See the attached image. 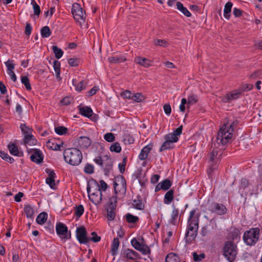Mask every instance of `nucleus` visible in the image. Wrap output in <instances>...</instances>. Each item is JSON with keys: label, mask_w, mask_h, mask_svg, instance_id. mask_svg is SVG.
I'll return each instance as SVG.
<instances>
[{"label": "nucleus", "mask_w": 262, "mask_h": 262, "mask_svg": "<svg viewBox=\"0 0 262 262\" xmlns=\"http://www.w3.org/2000/svg\"><path fill=\"white\" fill-rule=\"evenodd\" d=\"M196 210L193 209L189 213L187 220V231L185 238L187 242L194 240L198 234L199 223V214H195Z\"/></svg>", "instance_id": "1"}, {"label": "nucleus", "mask_w": 262, "mask_h": 262, "mask_svg": "<svg viewBox=\"0 0 262 262\" xmlns=\"http://www.w3.org/2000/svg\"><path fill=\"white\" fill-rule=\"evenodd\" d=\"M238 122L237 120L230 123H224L221 127L216 137L218 144L225 145L228 143L232 137V133L236 128Z\"/></svg>", "instance_id": "2"}, {"label": "nucleus", "mask_w": 262, "mask_h": 262, "mask_svg": "<svg viewBox=\"0 0 262 262\" xmlns=\"http://www.w3.org/2000/svg\"><path fill=\"white\" fill-rule=\"evenodd\" d=\"M63 157L67 163L73 166L79 165L82 159L81 151L76 148H70L64 150Z\"/></svg>", "instance_id": "3"}, {"label": "nucleus", "mask_w": 262, "mask_h": 262, "mask_svg": "<svg viewBox=\"0 0 262 262\" xmlns=\"http://www.w3.org/2000/svg\"><path fill=\"white\" fill-rule=\"evenodd\" d=\"M223 254L229 262H233L237 254L236 245L231 241L226 242L223 248Z\"/></svg>", "instance_id": "4"}, {"label": "nucleus", "mask_w": 262, "mask_h": 262, "mask_svg": "<svg viewBox=\"0 0 262 262\" xmlns=\"http://www.w3.org/2000/svg\"><path fill=\"white\" fill-rule=\"evenodd\" d=\"M253 85L251 84L243 85L240 90H235L230 93H227L225 96L220 97L221 101L224 103L230 102L233 100L238 98L242 92L248 91L252 89Z\"/></svg>", "instance_id": "5"}, {"label": "nucleus", "mask_w": 262, "mask_h": 262, "mask_svg": "<svg viewBox=\"0 0 262 262\" xmlns=\"http://www.w3.org/2000/svg\"><path fill=\"white\" fill-rule=\"evenodd\" d=\"M71 11L74 18L80 25L84 23L86 18L85 12L79 4L77 3L73 4Z\"/></svg>", "instance_id": "6"}, {"label": "nucleus", "mask_w": 262, "mask_h": 262, "mask_svg": "<svg viewBox=\"0 0 262 262\" xmlns=\"http://www.w3.org/2000/svg\"><path fill=\"white\" fill-rule=\"evenodd\" d=\"M259 229L253 228L246 231L243 236L245 243L248 245H253L257 241L259 238Z\"/></svg>", "instance_id": "7"}, {"label": "nucleus", "mask_w": 262, "mask_h": 262, "mask_svg": "<svg viewBox=\"0 0 262 262\" xmlns=\"http://www.w3.org/2000/svg\"><path fill=\"white\" fill-rule=\"evenodd\" d=\"M94 161L95 163L99 165L105 171H110L113 166L112 159L108 156L96 157L94 159Z\"/></svg>", "instance_id": "8"}, {"label": "nucleus", "mask_w": 262, "mask_h": 262, "mask_svg": "<svg viewBox=\"0 0 262 262\" xmlns=\"http://www.w3.org/2000/svg\"><path fill=\"white\" fill-rule=\"evenodd\" d=\"M56 231L57 235L63 239H68L71 238V232L68 231V227L62 223L59 222L56 225Z\"/></svg>", "instance_id": "9"}, {"label": "nucleus", "mask_w": 262, "mask_h": 262, "mask_svg": "<svg viewBox=\"0 0 262 262\" xmlns=\"http://www.w3.org/2000/svg\"><path fill=\"white\" fill-rule=\"evenodd\" d=\"M114 188L116 194L121 192L123 194L126 192V186L124 178L121 176L117 177L114 182Z\"/></svg>", "instance_id": "10"}, {"label": "nucleus", "mask_w": 262, "mask_h": 262, "mask_svg": "<svg viewBox=\"0 0 262 262\" xmlns=\"http://www.w3.org/2000/svg\"><path fill=\"white\" fill-rule=\"evenodd\" d=\"M76 237L80 244H86L90 242L89 237H87V232L83 226L77 228Z\"/></svg>", "instance_id": "11"}, {"label": "nucleus", "mask_w": 262, "mask_h": 262, "mask_svg": "<svg viewBox=\"0 0 262 262\" xmlns=\"http://www.w3.org/2000/svg\"><path fill=\"white\" fill-rule=\"evenodd\" d=\"M208 210L219 215H223L226 213L227 209L226 207L222 204L212 203L209 205Z\"/></svg>", "instance_id": "12"}, {"label": "nucleus", "mask_w": 262, "mask_h": 262, "mask_svg": "<svg viewBox=\"0 0 262 262\" xmlns=\"http://www.w3.org/2000/svg\"><path fill=\"white\" fill-rule=\"evenodd\" d=\"M28 153L31 155L30 159L32 161L38 164L42 162L43 156L39 149L35 148L30 149L28 151Z\"/></svg>", "instance_id": "13"}, {"label": "nucleus", "mask_w": 262, "mask_h": 262, "mask_svg": "<svg viewBox=\"0 0 262 262\" xmlns=\"http://www.w3.org/2000/svg\"><path fill=\"white\" fill-rule=\"evenodd\" d=\"M87 192L88 194H91V193H97V192H101V190H100V186L99 183L94 179L90 180L88 183Z\"/></svg>", "instance_id": "14"}, {"label": "nucleus", "mask_w": 262, "mask_h": 262, "mask_svg": "<svg viewBox=\"0 0 262 262\" xmlns=\"http://www.w3.org/2000/svg\"><path fill=\"white\" fill-rule=\"evenodd\" d=\"M214 145V147H213V144L211 145V148H212V150L210 154L209 157V159L212 163L214 162L217 163L220 158L221 152H222L219 147H215V143Z\"/></svg>", "instance_id": "15"}, {"label": "nucleus", "mask_w": 262, "mask_h": 262, "mask_svg": "<svg viewBox=\"0 0 262 262\" xmlns=\"http://www.w3.org/2000/svg\"><path fill=\"white\" fill-rule=\"evenodd\" d=\"M165 141L161 145L160 148V152H162L166 149H169L173 147V143L176 141H173V139L170 136L166 135L164 138Z\"/></svg>", "instance_id": "16"}, {"label": "nucleus", "mask_w": 262, "mask_h": 262, "mask_svg": "<svg viewBox=\"0 0 262 262\" xmlns=\"http://www.w3.org/2000/svg\"><path fill=\"white\" fill-rule=\"evenodd\" d=\"M123 255L128 259L136 260L139 258V254L135 251L130 249H124Z\"/></svg>", "instance_id": "17"}, {"label": "nucleus", "mask_w": 262, "mask_h": 262, "mask_svg": "<svg viewBox=\"0 0 262 262\" xmlns=\"http://www.w3.org/2000/svg\"><path fill=\"white\" fill-rule=\"evenodd\" d=\"M5 64L7 68V73L11 77V79L15 82L16 81V76L13 72L14 69V64L12 63V60L9 59L7 61L5 62Z\"/></svg>", "instance_id": "18"}, {"label": "nucleus", "mask_w": 262, "mask_h": 262, "mask_svg": "<svg viewBox=\"0 0 262 262\" xmlns=\"http://www.w3.org/2000/svg\"><path fill=\"white\" fill-rule=\"evenodd\" d=\"M46 171L47 173H48L49 176V177L46 179V183L49 185L51 188H54L55 185L54 178L56 174L53 170L49 169H47Z\"/></svg>", "instance_id": "19"}, {"label": "nucleus", "mask_w": 262, "mask_h": 262, "mask_svg": "<svg viewBox=\"0 0 262 262\" xmlns=\"http://www.w3.org/2000/svg\"><path fill=\"white\" fill-rule=\"evenodd\" d=\"M78 143L81 148H87L91 144V140L88 137L81 136L78 139Z\"/></svg>", "instance_id": "20"}, {"label": "nucleus", "mask_w": 262, "mask_h": 262, "mask_svg": "<svg viewBox=\"0 0 262 262\" xmlns=\"http://www.w3.org/2000/svg\"><path fill=\"white\" fill-rule=\"evenodd\" d=\"M90 200L95 204H99L102 200V193L97 192V193H91L88 194Z\"/></svg>", "instance_id": "21"}, {"label": "nucleus", "mask_w": 262, "mask_h": 262, "mask_svg": "<svg viewBox=\"0 0 262 262\" xmlns=\"http://www.w3.org/2000/svg\"><path fill=\"white\" fill-rule=\"evenodd\" d=\"M134 61L144 68H148L151 66L149 60L146 58L138 56L135 58Z\"/></svg>", "instance_id": "22"}, {"label": "nucleus", "mask_w": 262, "mask_h": 262, "mask_svg": "<svg viewBox=\"0 0 262 262\" xmlns=\"http://www.w3.org/2000/svg\"><path fill=\"white\" fill-rule=\"evenodd\" d=\"M152 148L151 145H147L141 150L140 154L139 155V158L143 160L147 158L148 155Z\"/></svg>", "instance_id": "23"}, {"label": "nucleus", "mask_w": 262, "mask_h": 262, "mask_svg": "<svg viewBox=\"0 0 262 262\" xmlns=\"http://www.w3.org/2000/svg\"><path fill=\"white\" fill-rule=\"evenodd\" d=\"M79 113L82 116H84L86 117H90L93 115V111L88 106H78Z\"/></svg>", "instance_id": "24"}, {"label": "nucleus", "mask_w": 262, "mask_h": 262, "mask_svg": "<svg viewBox=\"0 0 262 262\" xmlns=\"http://www.w3.org/2000/svg\"><path fill=\"white\" fill-rule=\"evenodd\" d=\"M62 145V143L61 144H58L55 142V140L50 139L46 143L47 146L52 150H59L60 146Z\"/></svg>", "instance_id": "25"}, {"label": "nucleus", "mask_w": 262, "mask_h": 262, "mask_svg": "<svg viewBox=\"0 0 262 262\" xmlns=\"http://www.w3.org/2000/svg\"><path fill=\"white\" fill-rule=\"evenodd\" d=\"M174 198V190L170 189L168 190L165 194L164 198V203L165 204H169Z\"/></svg>", "instance_id": "26"}, {"label": "nucleus", "mask_w": 262, "mask_h": 262, "mask_svg": "<svg viewBox=\"0 0 262 262\" xmlns=\"http://www.w3.org/2000/svg\"><path fill=\"white\" fill-rule=\"evenodd\" d=\"M232 6L233 4L230 2H228L225 4L224 9V16L227 19L230 18Z\"/></svg>", "instance_id": "27"}, {"label": "nucleus", "mask_w": 262, "mask_h": 262, "mask_svg": "<svg viewBox=\"0 0 262 262\" xmlns=\"http://www.w3.org/2000/svg\"><path fill=\"white\" fill-rule=\"evenodd\" d=\"M177 9L180 10L184 15L187 17H190L191 16V13L180 2H178L176 4Z\"/></svg>", "instance_id": "28"}, {"label": "nucleus", "mask_w": 262, "mask_h": 262, "mask_svg": "<svg viewBox=\"0 0 262 262\" xmlns=\"http://www.w3.org/2000/svg\"><path fill=\"white\" fill-rule=\"evenodd\" d=\"M240 231L239 230L235 228H233L230 229V232L228 234V236L232 240H235L237 238H239Z\"/></svg>", "instance_id": "29"}, {"label": "nucleus", "mask_w": 262, "mask_h": 262, "mask_svg": "<svg viewBox=\"0 0 262 262\" xmlns=\"http://www.w3.org/2000/svg\"><path fill=\"white\" fill-rule=\"evenodd\" d=\"M165 262H180V260L177 254L170 253L166 256Z\"/></svg>", "instance_id": "30"}, {"label": "nucleus", "mask_w": 262, "mask_h": 262, "mask_svg": "<svg viewBox=\"0 0 262 262\" xmlns=\"http://www.w3.org/2000/svg\"><path fill=\"white\" fill-rule=\"evenodd\" d=\"M179 211L178 209L176 208L173 206V210L171 213V219L170 220V223L172 225H176L177 223V220L178 217Z\"/></svg>", "instance_id": "31"}, {"label": "nucleus", "mask_w": 262, "mask_h": 262, "mask_svg": "<svg viewBox=\"0 0 262 262\" xmlns=\"http://www.w3.org/2000/svg\"><path fill=\"white\" fill-rule=\"evenodd\" d=\"M182 126H179L172 133L169 134L167 135L171 136L173 139V141L177 142L178 140V136H180L182 134Z\"/></svg>", "instance_id": "32"}, {"label": "nucleus", "mask_w": 262, "mask_h": 262, "mask_svg": "<svg viewBox=\"0 0 262 262\" xmlns=\"http://www.w3.org/2000/svg\"><path fill=\"white\" fill-rule=\"evenodd\" d=\"M47 217V213L46 212H42L37 216L36 218V222L39 225H42L46 222Z\"/></svg>", "instance_id": "33"}, {"label": "nucleus", "mask_w": 262, "mask_h": 262, "mask_svg": "<svg viewBox=\"0 0 262 262\" xmlns=\"http://www.w3.org/2000/svg\"><path fill=\"white\" fill-rule=\"evenodd\" d=\"M120 242L118 238H115L113 239L112 244V254L113 255H115L117 252L118 247L119 246Z\"/></svg>", "instance_id": "34"}, {"label": "nucleus", "mask_w": 262, "mask_h": 262, "mask_svg": "<svg viewBox=\"0 0 262 262\" xmlns=\"http://www.w3.org/2000/svg\"><path fill=\"white\" fill-rule=\"evenodd\" d=\"M24 143L30 145H34L36 140L34 138L32 135H26L24 140Z\"/></svg>", "instance_id": "35"}, {"label": "nucleus", "mask_w": 262, "mask_h": 262, "mask_svg": "<svg viewBox=\"0 0 262 262\" xmlns=\"http://www.w3.org/2000/svg\"><path fill=\"white\" fill-rule=\"evenodd\" d=\"M108 60L112 63H119L125 61L126 58L123 56H113L109 57Z\"/></svg>", "instance_id": "36"}, {"label": "nucleus", "mask_w": 262, "mask_h": 262, "mask_svg": "<svg viewBox=\"0 0 262 262\" xmlns=\"http://www.w3.org/2000/svg\"><path fill=\"white\" fill-rule=\"evenodd\" d=\"M24 212L28 218H32L34 214V209L30 205H26L24 207Z\"/></svg>", "instance_id": "37"}, {"label": "nucleus", "mask_w": 262, "mask_h": 262, "mask_svg": "<svg viewBox=\"0 0 262 262\" xmlns=\"http://www.w3.org/2000/svg\"><path fill=\"white\" fill-rule=\"evenodd\" d=\"M8 148L10 154L13 156H19V151L17 146L14 143H10L8 145Z\"/></svg>", "instance_id": "38"}, {"label": "nucleus", "mask_w": 262, "mask_h": 262, "mask_svg": "<svg viewBox=\"0 0 262 262\" xmlns=\"http://www.w3.org/2000/svg\"><path fill=\"white\" fill-rule=\"evenodd\" d=\"M145 97L141 93H133L132 100L136 102H141L145 100Z\"/></svg>", "instance_id": "39"}, {"label": "nucleus", "mask_w": 262, "mask_h": 262, "mask_svg": "<svg viewBox=\"0 0 262 262\" xmlns=\"http://www.w3.org/2000/svg\"><path fill=\"white\" fill-rule=\"evenodd\" d=\"M41 36L43 38L49 37L51 34V30L48 26H44L40 30Z\"/></svg>", "instance_id": "40"}, {"label": "nucleus", "mask_w": 262, "mask_h": 262, "mask_svg": "<svg viewBox=\"0 0 262 262\" xmlns=\"http://www.w3.org/2000/svg\"><path fill=\"white\" fill-rule=\"evenodd\" d=\"M133 206L136 209L142 210L144 208V205L141 200H135L133 202Z\"/></svg>", "instance_id": "41"}, {"label": "nucleus", "mask_w": 262, "mask_h": 262, "mask_svg": "<svg viewBox=\"0 0 262 262\" xmlns=\"http://www.w3.org/2000/svg\"><path fill=\"white\" fill-rule=\"evenodd\" d=\"M54 69L55 72L56 76L57 79H60V62L57 60H55L54 61Z\"/></svg>", "instance_id": "42"}, {"label": "nucleus", "mask_w": 262, "mask_h": 262, "mask_svg": "<svg viewBox=\"0 0 262 262\" xmlns=\"http://www.w3.org/2000/svg\"><path fill=\"white\" fill-rule=\"evenodd\" d=\"M52 50L56 58L59 59L63 55V52L56 46H52Z\"/></svg>", "instance_id": "43"}, {"label": "nucleus", "mask_w": 262, "mask_h": 262, "mask_svg": "<svg viewBox=\"0 0 262 262\" xmlns=\"http://www.w3.org/2000/svg\"><path fill=\"white\" fill-rule=\"evenodd\" d=\"M75 214L78 217H80L84 212V207L82 205H79L75 208Z\"/></svg>", "instance_id": "44"}, {"label": "nucleus", "mask_w": 262, "mask_h": 262, "mask_svg": "<svg viewBox=\"0 0 262 262\" xmlns=\"http://www.w3.org/2000/svg\"><path fill=\"white\" fill-rule=\"evenodd\" d=\"M116 208H112V207H108L107 209V217L108 220L112 221L115 217V210Z\"/></svg>", "instance_id": "45"}, {"label": "nucleus", "mask_w": 262, "mask_h": 262, "mask_svg": "<svg viewBox=\"0 0 262 262\" xmlns=\"http://www.w3.org/2000/svg\"><path fill=\"white\" fill-rule=\"evenodd\" d=\"M110 149L111 151L119 153L121 150V147L118 142H115L110 146Z\"/></svg>", "instance_id": "46"}, {"label": "nucleus", "mask_w": 262, "mask_h": 262, "mask_svg": "<svg viewBox=\"0 0 262 262\" xmlns=\"http://www.w3.org/2000/svg\"><path fill=\"white\" fill-rule=\"evenodd\" d=\"M126 219L128 223H135L139 220L138 217L134 216L130 213H127L126 215Z\"/></svg>", "instance_id": "47"}, {"label": "nucleus", "mask_w": 262, "mask_h": 262, "mask_svg": "<svg viewBox=\"0 0 262 262\" xmlns=\"http://www.w3.org/2000/svg\"><path fill=\"white\" fill-rule=\"evenodd\" d=\"M21 82L25 86L27 90H31V86L29 82V79L27 76H22L21 77Z\"/></svg>", "instance_id": "48"}, {"label": "nucleus", "mask_w": 262, "mask_h": 262, "mask_svg": "<svg viewBox=\"0 0 262 262\" xmlns=\"http://www.w3.org/2000/svg\"><path fill=\"white\" fill-rule=\"evenodd\" d=\"M198 101L197 97L195 95L192 94L188 97L187 108H189L190 105L193 104Z\"/></svg>", "instance_id": "49"}, {"label": "nucleus", "mask_w": 262, "mask_h": 262, "mask_svg": "<svg viewBox=\"0 0 262 262\" xmlns=\"http://www.w3.org/2000/svg\"><path fill=\"white\" fill-rule=\"evenodd\" d=\"M160 183L164 190H168L172 185L171 182L168 179H165Z\"/></svg>", "instance_id": "50"}, {"label": "nucleus", "mask_w": 262, "mask_h": 262, "mask_svg": "<svg viewBox=\"0 0 262 262\" xmlns=\"http://www.w3.org/2000/svg\"><path fill=\"white\" fill-rule=\"evenodd\" d=\"M31 4L33 5L34 13L36 15H39L40 13V7L37 4L35 0H32Z\"/></svg>", "instance_id": "51"}, {"label": "nucleus", "mask_w": 262, "mask_h": 262, "mask_svg": "<svg viewBox=\"0 0 262 262\" xmlns=\"http://www.w3.org/2000/svg\"><path fill=\"white\" fill-rule=\"evenodd\" d=\"M0 156L6 161L9 162L10 163H12L14 161V159L10 157L7 153H5L4 152H0Z\"/></svg>", "instance_id": "52"}, {"label": "nucleus", "mask_w": 262, "mask_h": 262, "mask_svg": "<svg viewBox=\"0 0 262 262\" xmlns=\"http://www.w3.org/2000/svg\"><path fill=\"white\" fill-rule=\"evenodd\" d=\"M67 128L64 126H58L55 128V132L59 135H62L66 134Z\"/></svg>", "instance_id": "53"}, {"label": "nucleus", "mask_w": 262, "mask_h": 262, "mask_svg": "<svg viewBox=\"0 0 262 262\" xmlns=\"http://www.w3.org/2000/svg\"><path fill=\"white\" fill-rule=\"evenodd\" d=\"M133 94L129 90H125L121 93V96L124 99H132L133 98Z\"/></svg>", "instance_id": "54"}, {"label": "nucleus", "mask_w": 262, "mask_h": 262, "mask_svg": "<svg viewBox=\"0 0 262 262\" xmlns=\"http://www.w3.org/2000/svg\"><path fill=\"white\" fill-rule=\"evenodd\" d=\"M104 139L108 142H112L115 141V137L113 133H107L104 135Z\"/></svg>", "instance_id": "55"}, {"label": "nucleus", "mask_w": 262, "mask_h": 262, "mask_svg": "<svg viewBox=\"0 0 262 262\" xmlns=\"http://www.w3.org/2000/svg\"><path fill=\"white\" fill-rule=\"evenodd\" d=\"M84 171L87 174H92L94 172V166L93 165L87 163L84 168Z\"/></svg>", "instance_id": "56"}, {"label": "nucleus", "mask_w": 262, "mask_h": 262, "mask_svg": "<svg viewBox=\"0 0 262 262\" xmlns=\"http://www.w3.org/2000/svg\"><path fill=\"white\" fill-rule=\"evenodd\" d=\"M20 128L24 135H30L31 130L29 127L26 126L25 124H21L20 126Z\"/></svg>", "instance_id": "57"}, {"label": "nucleus", "mask_w": 262, "mask_h": 262, "mask_svg": "<svg viewBox=\"0 0 262 262\" xmlns=\"http://www.w3.org/2000/svg\"><path fill=\"white\" fill-rule=\"evenodd\" d=\"M123 140L125 144H133L134 142V138L128 134L124 136Z\"/></svg>", "instance_id": "58"}, {"label": "nucleus", "mask_w": 262, "mask_h": 262, "mask_svg": "<svg viewBox=\"0 0 262 262\" xmlns=\"http://www.w3.org/2000/svg\"><path fill=\"white\" fill-rule=\"evenodd\" d=\"M136 250L139 251L143 254H147L149 251V248L143 244H141Z\"/></svg>", "instance_id": "59"}, {"label": "nucleus", "mask_w": 262, "mask_h": 262, "mask_svg": "<svg viewBox=\"0 0 262 262\" xmlns=\"http://www.w3.org/2000/svg\"><path fill=\"white\" fill-rule=\"evenodd\" d=\"M117 203L116 196H113L109 199L108 207H112V208H116Z\"/></svg>", "instance_id": "60"}, {"label": "nucleus", "mask_w": 262, "mask_h": 262, "mask_svg": "<svg viewBox=\"0 0 262 262\" xmlns=\"http://www.w3.org/2000/svg\"><path fill=\"white\" fill-rule=\"evenodd\" d=\"M193 258L194 261H200L205 258V254L204 253H202L200 255H198L196 252H194L193 253Z\"/></svg>", "instance_id": "61"}, {"label": "nucleus", "mask_w": 262, "mask_h": 262, "mask_svg": "<svg viewBox=\"0 0 262 262\" xmlns=\"http://www.w3.org/2000/svg\"><path fill=\"white\" fill-rule=\"evenodd\" d=\"M92 237L89 238L90 241H92L93 242L97 243L100 241L101 237L99 236H98L97 233L95 232H93L91 233Z\"/></svg>", "instance_id": "62"}, {"label": "nucleus", "mask_w": 262, "mask_h": 262, "mask_svg": "<svg viewBox=\"0 0 262 262\" xmlns=\"http://www.w3.org/2000/svg\"><path fill=\"white\" fill-rule=\"evenodd\" d=\"M249 185V181L246 179H242L241 181L239 189H245Z\"/></svg>", "instance_id": "63"}, {"label": "nucleus", "mask_w": 262, "mask_h": 262, "mask_svg": "<svg viewBox=\"0 0 262 262\" xmlns=\"http://www.w3.org/2000/svg\"><path fill=\"white\" fill-rule=\"evenodd\" d=\"M72 100L73 99L71 97H66L61 100L60 102L63 105H68L71 103Z\"/></svg>", "instance_id": "64"}]
</instances>
